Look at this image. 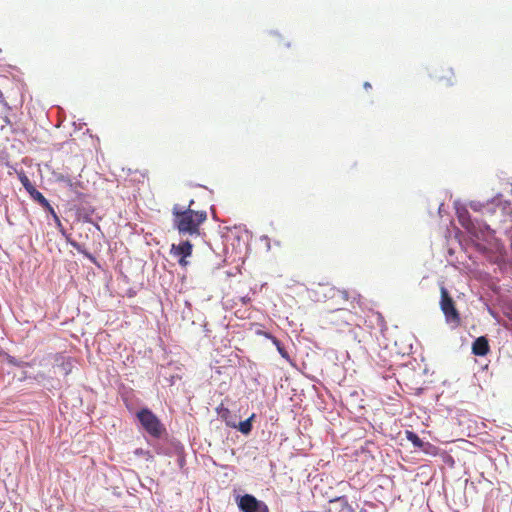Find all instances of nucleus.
<instances>
[{
	"label": "nucleus",
	"instance_id": "1",
	"mask_svg": "<svg viewBox=\"0 0 512 512\" xmlns=\"http://www.w3.org/2000/svg\"><path fill=\"white\" fill-rule=\"evenodd\" d=\"M456 214L460 224L467 231L472 241L477 242L476 246L480 251H486L487 247L480 243V241L488 242L493 236V230L486 221L472 218L465 206H462L460 201L454 202Z\"/></svg>",
	"mask_w": 512,
	"mask_h": 512
},
{
	"label": "nucleus",
	"instance_id": "2",
	"mask_svg": "<svg viewBox=\"0 0 512 512\" xmlns=\"http://www.w3.org/2000/svg\"><path fill=\"white\" fill-rule=\"evenodd\" d=\"M172 215L173 227L178 230L180 235L199 234L200 225L207 219L205 211H196L192 208L181 210L178 204L174 205Z\"/></svg>",
	"mask_w": 512,
	"mask_h": 512
},
{
	"label": "nucleus",
	"instance_id": "3",
	"mask_svg": "<svg viewBox=\"0 0 512 512\" xmlns=\"http://www.w3.org/2000/svg\"><path fill=\"white\" fill-rule=\"evenodd\" d=\"M135 419L139 429L148 435L149 440H160L167 435L165 424L149 407L138 409Z\"/></svg>",
	"mask_w": 512,
	"mask_h": 512
},
{
	"label": "nucleus",
	"instance_id": "4",
	"mask_svg": "<svg viewBox=\"0 0 512 512\" xmlns=\"http://www.w3.org/2000/svg\"><path fill=\"white\" fill-rule=\"evenodd\" d=\"M470 208L475 212L482 213L483 215H488L490 217L498 216L500 221H502V219L512 211L511 202L509 200H504L501 193H498L495 197L485 201H471Z\"/></svg>",
	"mask_w": 512,
	"mask_h": 512
},
{
	"label": "nucleus",
	"instance_id": "5",
	"mask_svg": "<svg viewBox=\"0 0 512 512\" xmlns=\"http://www.w3.org/2000/svg\"><path fill=\"white\" fill-rule=\"evenodd\" d=\"M43 209L45 210V212H47L48 215H50L53 218V221L55 222L58 231L66 239L67 244H69L71 247H73L75 250L81 253L85 258H87L92 263H96V257L88 250H86L82 244L71 238V234H69L67 230L63 227L62 222L58 214L56 213L55 209L52 207V205L49 203L48 207H44Z\"/></svg>",
	"mask_w": 512,
	"mask_h": 512
},
{
	"label": "nucleus",
	"instance_id": "6",
	"mask_svg": "<svg viewBox=\"0 0 512 512\" xmlns=\"http://www.w3.org/2000/svg\"><path fill=\"white\" fill-rule=\"evenodd\" d=\"M146 442L153 448L157 455L172 457L175 453H181L183 444L175 437H170L169 433L160 440H149Z\"/></svg>",
	"mask_w": 512,
	"mask_h": 512
},
{
	"label": "nucleus",
	"instance_id": "7",
	"mask_svg": "<svg viewBox=\"0 0 512 512\" xmlns=\"http://www.w3.org/2000/svg\"><path fill=\"white\" fill-rule=\"evenodd\" d=\"M440 292V308L445 315L446 322L455 326L458 325L460 323V314L456 309L453 298L444 286L441 287Z\"/></svg>",
	"mask_w": 512,
	"mask_h": 512
},
{
	"label": "nucleus",
	"instance_id": "8",
	"mask_svg": "<svg viewBox=\"0 0 512 512\" xmlns=\"http://www.w3.org/2000/svg\"><path fill=\"white\" fill-rule=\"evenodd\" d=\"M235 503L240 512H269V508L264 501L249 493L236 495Z\"/></svg>",
	"mask_w": 512,
	"mask_h": 512
},
{
	"label": "nucleus",
	"instance_id": "9",
	"mask_svg": "<svg viewBox=\"0 0 512 512\" xmlns=\"http://www.w3.org/2000/svg\"><path fill=\"white\" fill-rule=\"evenodd\" d=\"M75 200L79 203L75 205V216L77 221H81L84 223L93 222V218H95L96 209L92 206L86 199L87 195L81 192L75 191Z\"/></svg>",
	"mask_w": 512,
	"mask_h": 512
},
{
	"label": "nucleus",
	"instance_id": "10",
	"mask_svg": "<svg viewBox=\"0 0 512 512\" xmlns=\"http://www.w3.org/2000/svg\"><path fill=\"white\" fill-rule=\"evenodd\" d=\"M405 435L406 439L412 443L414 448L422 451L426 455L436 456L438 454V447L421 439L416 432L412 430H406Z\"/></svg>",
	"mask_w": 512,
	"mask_h": 512
},
{
	"label": "nucleus",
	"instance_id": "11",
	"mask_svg": "<svg viewBox=\"0 0 512 512\" xmlns=\"http://www.w3.org/2000/svg\"><path fill=\"white\" fill-rule=\"evenodd\" d=\"M19 180L32 200H34L42 208L48 207V204L50 202L39 190L36 189V187L32 184L30 179L24 173L19 175Z\"/></svg>",
	"mask_w": 512,
	"mask_h": 512
},
{
	"label": "nucleus",
	"instance_id": "12",
	"mask_svg": "<svg viewBox=\"0 0 512 512\" xmlns=\"http://www.w3.org/2000/svg\"><path fill=\"white\" fill-rule=\"evenodd\" d=\"M193 244L189 240L181 241L179 244H172L170 253L174 257L188 258L192 255Z\"/></svg>",
	"mask_w": 512,
	"mask_h": 512
},
{
	"label": "nucleus",
	"instance_id": "13",
	"mask_svg": "<svg viewBox=\"0 0 512 512\" xmlns=\"http://www.w3.org/2000/svg\"><path fill=\"white\" fill-rule=\"evenodd\" d=\"M490 352V345L486 336L476 338L472 343V353L475 356L484 357Z\"/></svg>",
	"mask_w": 512,
	"mask_h": 512
},
{
	"label": "nucleus",
	"instance_id": "14",
	"mask_svg": "<svg viewBox=\"0 0 512 512\" xmlns=\"http://www.w3.org/2000/svg\"><path fill=\"white\" fill-rule=\"evenodd\" d=\"M256 418V414L252 413L247 419L237 422L235 420V426H231V428H234L241 432L243 435L248 436L251 434L253 430V422Z\"/></svg>",
	"mask_w": 512,
	"mask_h": 512
},
{
	"label": "nucleus",
	"instance_id": "15",
	"mask_svg": "<svg viewBox=\"0 0 512 512\" xmlns=\"http://www.w3.org/2000/svg\"><path fill=\"white\" fill-rule=\"evenodd\" d=\"M216 413L225 422L226 426L230 428L231 426H235V420H237V415L233 414L222 403L216 407Z\"/></svg>",
	"mask_w": 512,
	"mask_h": 512
},
{
	"label": "nucleus",
	"instance_id": "16",
	"mask_svg": "<svg viewBox=\"0 0 512 512\" xmlns=\"http://www.w3.org/2000/svg\"><path fill=\"white\" fill-rule=\"evenodd\" d=\"M329 503L337 512H344V508L349 504L346 496L335 497L334 499H331Z\"/></svg>",
	"mask_w": 512,
	"mask_h": 512
},
{
	"label": "nucleus",
	"instance_id": "17",
	"mask_svg": "<svg viewBox=\"0 0 512 512\" xmlns=\"http://www.w3.org/2000/svg\"><path fill=\"white\" fill-rule=\"evenodd\" d=\"M133 453L135 456L145 457V459L149 462H152L154 460V455L149 450H145L143 448H136Z\"/></svg>",
	"mask_w": 512,
	"mask_h": 512
},
{
	"label": "nucleus",
	"instance_id": "18",
	"mask_svg": "<svg viewBox=\"0 0 512 512\" xmlns=\"http://www.w3.org/2000/svg\"><path fill=\"white\" fill-rule=\"evenodd\" d=\"M7 362H8V364L18 367V368H24V367L30 366V363L19 360L16 357L11 356V355H8Z\"/></svg>",
	"mask_w": 512,
	"mask_h": 512
},
{
	"label": "nucleus",
	"instance_id": "19",
	"mask_svg": "<svg viewBox=\"0 0 512 512\" xmlns=\"http://www.w3.org/2000/svg\"><path fill=\"white\" fill-rule=\"evenodd\" d=\"M273 342H274V344L276 345V347H277V350H278L279 354H280L283 358H285V359L289 360V359H290L289 353L287 352L286 348L283 346V344L281 343V341H280V340H278L277 338H273Z\"/></svg>",
	"mask_w": 512,
	"mask_h": 512
},
{
	"label": "nucleus",
	"instance_id": "20",
	"mask_svg": "<svg viewBox=\"0 0 512 512\" xmlns=\"http://www.w3.org/2000/svg\"><path fill=\"white\" fill-rule=\"evenodd\" d=\"M28 379H32V380H35V381H41V380L45 379V374L43 372H38L36 375L32 376V375H29L27 372L24 371L22 373L20 381H24V380H28Z\"/></svg>",
	"mask_w": 512,
	"mask_h": 512
},
{
	"label": "nucleus",
	"instance_id": "21",
	"mask_svg": "<svg viewBox=\"0 0 512 512\" xmlns=\"http://www.w3.org/2000/svg\"><path fill=\"white\" fill-rule=\"evenodd\" d=\"M175 456H177V464L179 468L182 470L185 468L186 465V454H185V448L184 445L182 446L181 453H175Z\"/></svg>",
	"mask_w": 512,
	"mask_h": 512
},
{
	"label": "nucleus",
	"instance_id": "22",
	"mask_svg": "<svg viewBox=\"0 0 512 512\" xmlns=\"http://www.w3.org/2000/svg\"><path fill=\"white\" fill-rule=\"evenodd\" d=\"M342 297L345 300L352 299V301H355L357 298H360V294H358L356 291H353L352 294L348 292L347 290L341 291Z\"/></svg>",
	"mask_w": 512,
	"mask_h": 512
},
{
	"label": "nucleus",
	"instance_id": "23",
	"mask_svg": "<svg viewBox=\"0 0 512 512\" xmlns=\"http://www.w3.org/2000/svg\"><path fill=\"white\" fill-rule=\"evenodd\" d=\"M12 133L16 136H25V130L18 125H12Z\"/></svg>",
	"mask_w": 512,
	"mask_h": 512
},
{
	"label": "nucleus",
	"instance_id": "24",
	"mask_svg": "<svg viewBox=\"0 0 512 512\" xmlns=\"http://www.w3.org/2000/svg\"><path fill=\"white\" fill-rule=\"evenodd\" d=\"M102 220V217L99 216V215H95V218H93V222H89L90 224H92L94 226V228H96L97 230L101 231V228H100V225H99V221Z\"/></svg>",
	"mask_w": 512,
	"mask_h": 512
},
{
	"label": "nucleus",
	"instance_id": "25",
	"mask_svg": "<svg viewBox=\"0 0 512 512\" xmlns=\"http://www.w3.org/2000/svg\"><path fill=\"white\" fill-rule=\"evenodd\" d=\"M178 258V263L180 266L184 267L188 264V261L186 260V258H181V257H177Z\"/></svg>",
	"mask_w": 512,
	"mask_h": 512
},
{
	"label": "nucleus",
	"instance_id": "26",
	"mask_svg": "<svg viewBox=\"0 0 512 512\" xmlns=\"http://www.w3.org/2000/svg\"><path fill=\"white\" fill-rule=\"evenodd\" d=\"M344 512H355V509L350 504H348V506L344 508Z\"/></svg>",
	"mask_w": 512,
	"mask_h": 512
},
{
	"label": "nucleus",
	"instance_id": "27",
	"mask_svg": "<svg viewBox=\"0 0 512 512\" xmlns=\"http://www.w3.org/2000/svg\"><path fill=\"white\" fill-rule=\"evenodd\" d=\"M3 120H4V122H5L7 125H10V126L12 127V125H13V124L11 123V120L9 119V117L5 116Z\"/></svg>",
	"mask_w": 512,
	"mask_h": 512
},
{
	"label": "nucleus",
	"instance_id": "28",
	"mask_svg": "<svg viewBox=\"0 0 512 512\" xmlns=\"http://www.w3.org/2000/svg\"><path fill=\"white\" fill-rule=\"evenodd\" d=\"M78 185V183H73L71 180H69V186L72 190Z\"/></svg>",
	"mask_w": 512,
	"mask_h": 512
},
{
	"label": "nucleus",
	"instance_id": "29",
	"mask_svg": "<svg viewBox=\"0 0 512 512\" xmlns=\"http://www.w3.org/2000/svg\"><path fill=\"white\" fill-rule=\"evenodd\" d=\"M364 88L365 89L371 88V84L369 82H365L364 83Z\"/></svg>",
	"mask_w": 512,
	"mask_h": 512
},
{
	"label": "nucleus",
	"instance_id": "30",
	"mask_svg": "<svg viewBox=\"0 0 512 512\" xmlns=\"http://www.w3.org/2000/svg\"><path fill=\"white\" fill-rule=\"evenodd\" d=\"M443 207H444V204H443V203H441V204H440V206H439V214H440V215L442 214Z\"/></svg>",
	"mask_w": 512,
	"mask_h": 512
},
{
	"label": "nucleus",
	"instance_id": "31",
	"mask_svg": "<svg viewBox=\"0 0 512 512\" xmlns=\"http://www.w3.org/2000/svg\"><path fill=\"white\" fill-rule=\"evenodd\" d=\"M193 204H194V200H193V199H191V200L189 201V205H188V207H187V208H191Z\"/></svg>",
	"mask_w": 512,
	"mask_h": 512
},
{
	"label": "nucleus",
	"instance_id": "32",
	"mask_svg": "<svg viewBox=\"0 0 512 512\" xmlns=\"http://www.w3.org/2000/svg\"><path fill=\"white\" fill-rule=\"evenodd\" d=\"M359 512H368V510L365 508H361Z\"/></svg>",
	"mask_w": 512,
	"mask_h": 512
},
{
	"label": "nucleus",
	"instance_id": "33",
	"mask_svg": "<svg viewBox=\"0 0 512 512\" xmlns=\"http://www.w3.org/2000/svg\"><path fill=\"white\" fill-rule=\"evenodd\" d=\"M127 409L131 412V408L128 404H126Z\"/></svg>",
	"mask_w": 512,
	"mask_h": 512
}]
</instances>
